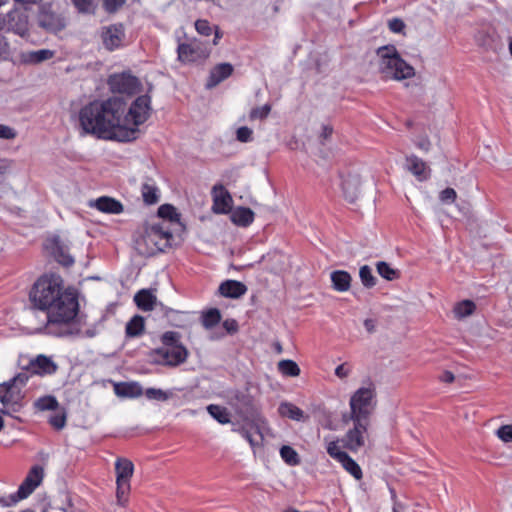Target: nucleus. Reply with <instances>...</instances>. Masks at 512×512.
<instances>
[{"mask_svg":"<svg viewBox=\"0 0 512 512\" xmlns=\"http://www.w3.org/2000/svg\"><path fill=\"white\" fill-rule=\"evenodd\" d=\"M33 303L28 311V324L35 332L45 330L55 336H74L80 333L74 319L79 311L77 293L63 288V279L56 274L44 275L30 292Z\"/></svg>","mask_w":512,"mask_h":512,"instance_id":"1","label":"nucleus"},{"mask_svg":"<svg viewBox=\"0 0 512 512\" xmlns=\"http://www.w3.org/2000/svg\"><path fill=\"white\" fill-rule=\"evenodd\" d=\"M150 98L138 97L129 107L118 97L94 101L84 106L79 114L85 133L105 140L132 141L140 136V126L149 118Z\"/></svg>","mask_w":512,"mask_h":512,"instance_id":"2","label":"nucleus"},{"mask_svg":"<svg viewBox=\"0 0 512 512\" xmlns=\"http://www.w3.org/2000/svg\"><path fill=\"white\" fill-rule=\"evenodd\" d=\"M173 230L165 222L150 221L143 225L135 239L140 255L151 257L172 246Z\"/></svg>","mask_w":512,"mask_h":512,"instance_id":"3","label":"nucleus"},{"mask_svg":"<svg viewBox=\"0 0 512 512\" xmlns=\"http://www.w3.org/2000/svg\"><path fill=\"white\" fill-rule=\"evenodd\" d=\"M350 412L342 416L344 424L350 421L369 422V417L376 406V392L374 387H361L356 390L349 401Z\"/></svg>","mask_w":512,"mask_h":512,"instance_id":"4","label":"nucleus"},{"mask_svg":"<svg viewBox=\"0 0 512 512\" xmlns=\"http://www.w3.org/2000/svg\"><path fill=\"white\" fill-rule=\"evenodd\" d=\"M220 37V33L216 32L212 39H193L188 43L179 44L178 59L184 63L206 59L210 54L211 47L218 43Z\"/></svg>","mask_w":512,"mask_h":512,"instance_id":"5","label":"nucleus"},{"mask_svg":"<svg viewBox=\"0 0 512 512\" xmlns=\"http://www.w3.org/2000/svg\"><path fill=\"white\" fill-rule=\"evenodd\" d=\"M414 75V68L399 56L395 46L386 45V77L390 76L394 80H403Z\"/></svg>","mask_w":512,"mask_h":512,"instance_id":"6","label":"nucleus"},{"mask_svg":"<svg viewBox=\"0 0 512 512\" xmlns=\"http://www.w3.org/2000/svg\"><path fill=\"white\" fill-rule=\"evenodd\" d=\"M116 497L119 505H124L130 491V479L133 476L134 465L127 458H118L115 462Z\"/></svg>","mask_w":512,"mask_h":512,"instance_id":"7","label":"nucleus"},{"mask_svg":"<svg viewBox=\"0 0 512 512\" xmlns=\"http://www.w3.org/2000/svg\"><path fill=\"white\" fill-rule=\"evenodd\" d=\"M43 477L44 469L39 465L33 466L19 486L17 492L9 496L10 502L6 505H12L27 498L41 484Z\"/></svg>","mask_w":512,"mask_h":512,"instance_id":"8","label":"nucleus"},{"mask_svg":"<svg viewBox=\"0 0 512 512\" xmlns=\"http://www.w3.org/2000/svg\"><path fill=\"white\" fill-rule=\"evenodd\" d=\"M340 178L344 199L351 204L355 203L362 191L360 174L356 170L349 168L340 173Z\"/></svg>","mask_w":512,"mask_h":512,"instance_id":"9","label":"nucleus"},{"mask_svg":"<svg viewBox=\"0 0 512 512\" xmlns=\"http://www.w3.org/2000/svg\"><path fill=\"white\" fill-rule=\"evenodd\" d=\"M23 397L19 387L11 384L10 381L0 384V402L5 407L1 410V413L12 415V413L18 412L22 406Z\"/></svg>","mask_w":512,"mask_h":512,"instance_id":"10","label":"nucleus"},{"mask_svg":"<svg viewBox=\"0 0 512 512\" xmlns=\"http://www.w3.org/2000/svg\"><path fill=\"white\" fill-rule=\"evenodd\" d=\"M158 356L157 362L166 366L176 367L184 363L188 357V351L184 346L162 347L155 350Z\"/></svg>","mask_w":512,"mask_h":512,"instance_id":"11","label":"nucleus"},{"mask_svg":"<svg viewBox=\"0 0 512 512\" xmlns=\"http://www.w3.org/2000/svg\"><path fill=\"white\" fill-rule=\"evenodd\" d=\"M353 428L349 429L345 436L341 439L343 447L350 451L356 452L364 446V434L367 431L369 422L352 421Z\"/></svg>","mask_w":512,"mask_h":512,"instance_id":"12","label":"nucleus"},{"mask_svg":"<svg viewBox=\"0 0 512 512\" xmlns=\"http://www.w3.org/2000/svg\"><path fill=\"white\" fill-rule=\"evenodd\" d=\"M109 84L114 92L134 94L139 88V81L136 77L122 73L110 77Z\"/></svg>","mask_w":512,"mask_h":512,"instance_id":"13","label":"nucleus"},{"mask_svg":"<svg viewBox=\"0 0 512 512\" xmlns=\"http://www.w3.org/2000/svg\"><path fill=\"white\" fill-rule=\"evenodd\" d=\"M39 25L49 32L56 33L65 27V19L51 11L49 7H42L38 15Z\"/></svg>","mask_w":512,"mask_h":512,"instance_id":"14","label":"nucleus"},{"mask_svg":"<svg viewBox=\"0 0 512 512\" xmlns=\"http://www.w3.org/2000/svg\"><path fill=\"white\" fill-rule=\"evenodd\" d=\"M232 197L221 185L213 187V211L226 214L231 210Z\"/></svg>","mask_w":512,"mask_h":512,"instance_id":"15","label":"nucleus"},{"mask_svg":"<svg viewBox=\"0 0 512 512\" xmlns=\"http://www.w3.org/2000/svg\"><path fill=\"white\" fill-rule=\"evenodd\" d=\"M104 46L108 50L119 47L124 38V30L121 25H112L102 29L101 33Z\"/></svg>","mask_w":512,"mask_h":512,"instance_id":"16","label":"nucleus"},{"mask_svg":"<svg viewBox=\"0 0 512 512\" xmlns=\"http://www.w3.org/2000/svg\"><path fill=\"white\" fill-rule=\"evenodd\" d=\"M46 248L51 250V253L60 264L64 266H70L73 264L74 259L68 253L67 248L63 245L59 237H54L49 240L46 244Z\"/></svg>","mask_w":512,"mask_h":512,"instance_id":"17","label":"nucleus"},{"mask_svg":"<svg viewBox=\"0 0 512 512\" xmlns=\"http://www.w3.org/2000/svg\"><path fill=\"white\" fill-rule=\"evenodd\" d=\"M57 368V364L50 357L38 355L30 361L28 369L34 374L43 375L53 374L56 372Z\"/></svg>","mask_w":512,"mask_h":512,"instance_id":"18","label":"nucleus"},{"mask_svg":"<svg viewBox=\"0 0 512 512\" xmlns=\"http://www.w3.org/2000/svg\"><path fill=\"white\" fill-rule=\"evenodd\" d=\"M157 214L161 220L158 219L156 222H165L168 227L177 226L179 230L183 229V225L180 222V214L174 206L163 204L158 208Z\"/></svg>","mask_w":512,"mask_h":512,"instance_id":"19","label":"nucleus"},{"mask_svg":"<svg viewBox=\"0 0 512 512\" xmlns=\"http://www.w3.org/2000/svg\"><path fill=\"white\" fill-rule=\"evenodd\" d=\"M219 294L227 298H239L247 291V287L236 280H226L218 288Z\"/></svg>","mask_w":512,"mask_h":512,"instance_id":"20","label":"nucleus"},{"mask_svg":"<svg viewBox=\"0 0 512 512\" xmlns=\"http://www.w3.org/2000/svg\"><path fill=\"white\" fill-rule=\"evenodd\" d=\"M233 72V67L229 63H222L215 66L210 73L209 80L207 82L208 87H214L220 82L228 78Z\"/></svg>","mask_w":512,"mask_h":512,"instance_id":"21","label":"nucleus"},{"mask_svg":"<svg viewBox=\"0 0 512 512\" xmlns=\"http://www.w3.org/2000/svg\"><path fill=\"white\" fill-rule=\"evenodd\" d=\"M230 219L237 226L247 227L254 220V212L247 207H237L231 212Z\"/></svg>","mask_w":512,"mask_h":512,"instance_id":"22","label":"nucleus"},{"mask_svg":"<svg viewBox=\"0 0 512 512\" xmlns=\"http://www.w3.org/2000/svg\"><path fill=\"white\" fill-rule=\"evenodd\" d=\"M114 390L117 396L126 398H137L143 394V389L137 382L116 384Z\"/></svg>","mask_w":512,"mask_h":512,"instance_id":"23","label":"nucleus"},{"mask_svg":"<svg viewBox=\"0 0 512 512\" xmlns=\"http://www.w3.org/2000/svg\"><path fill=\"white\" fill-rule=\"evenodd\" d=\"M95 207L105 213L119 214L123 211V205L116 199L102 196L95 201Z\"/></svg>","mask_w":512,"mask_h":512,"instance_id":"24","label":"nucleus"},{"mask_svg":"<svg viewBox=\"0 0 512 512\" xmlns=\"http://www.w3.org/2000/svg\"><path fill=\"white\" fill-rule=\"evenodd\" d=\"M81 12H89L92 8V0H73ZM126 0H103L104 7L108 12L118 10Z\"/></svg>","mask_w":512,"mask_h":512,"instance_id":"25","label":"nucleus"},{"mask_svg":"<svg viewBox=\"0 0 512 512\" xmlns=\"http://www.w3.org/2000/svg\"><path fill=\"white\" fill-rule=\"evenodd\" d=\"M145 331V319L141 315H134L126 324L125 335L127 338L141 336Z\"/></svg>","mask_w":512,"mask_h":512,"instance_id":"26","label":"nucleus"},{"mask_svg":"<svg viewBox=\"0 0 512 512\" xmlns=\"http://www.w3.org/2000/svg\"><path fill=\"white\" fill-rule=\"evenodd\" d=\"M265 424H266L265 420L262 417H257L254 426H255V432L258 434V439L255 438L254 435L245 428H242L240 430V433L249 442V444L252 447L259 446V445H261V443L263 441L262 430L264 429Z\"/></svg>","mask_w":512,"mask_h":512,"instance_id":"27","label":"nucleus"},{"mask_svg":"<svg viewBox=\"0 0 512 512\" xmlns=\"http://www.w3.org/2000/svg\"><path fill=\"white\" fill-rule=\"evenodd\" d=\"M278 412L281 416L295 421H305L308 418L304 415L303 410L289 402H282L279 405Z\"/></svg>","mask_w":512,"mask_h":512,"instance_id":"28","label":"nucleus"},{"mask_svg":"<svg viewBox=\"0 0 512 512\" xmlns=\"http://www.w3.org/2000/svg\"><path fill=\"white\" fill-rule=\"evenodd\" d=\"M134 301L139 309L151 311L156 304V297L149 290L142 289L135 294Z\"/></svg>","mask_w":512,"mask_h":512,"instance_id":"29","label":"nucleus"},{"mask_svg":"<svg viewBox=\"0 0 512 512\" xmlns=\"http://www.w3.org/2000/svg\"><path fill=\"white\" fill-rule=\"evenodd\" d=\"M333 288L339 292H345L350 289L351 276L348 272L337 270L331 273Z\"/></svg>","mask_w":512,"mask_h":512,"instance_id":"30","label":"nucleus"},{"mask_svg":"<svg viewBox=\"0 0 512 512\" xmlns=\"http://www.w3.org/2000/svg\"><path fill=\"white\" fill-rule=\"evenodd\" d=\"M54 56V51L49 49H41L37 51H30L23 54V59L26 63L38 64L51 59Z\"/></svg>","mask_w":512,"mask_h":512,"instance_id":"31","label":"nucleus"},{"mask_svg":"<svg viewBox=\"0 0 512 512\" xmlns=\"http://www.w3.org/2000/svg\"><path fill=\"white\" fill-rule=\"evenodd\" d=\"M406 169L419 181H424L430 176V169L426 162H407Z\"/></svg>","mask_w":512,"mask_h":512,"instance_id":"32","label":"nucleus"},{"mask_svg":"<svg viewBox=\"0 0 512 512\" xmlns=\"http://www.w3.org/2000/svg\"><path fill=\"white\" fill-rule=\"evenodd\" d=\"M476 309V305L471 300H463L456 304L454 307L455 317L458 319H463L468 317L474 313Z\"/></svg>","mask_w":512,"mask_h":512,"instance_id":"33","label":"nucleus"},{"mask_svg":"<svg viewBox=\"0 0 512 512\" xmlns=\"http://www.w3.org/2000/svg\"><path fill=\"white\" fill-rule=\"evenodd\" d=\"M339 463H341L343 468L355 479L359 480L362 478L360 466L347 453L342 457Z\"/></svg>","mask_w":512,"mask_h":512,"instance_id":"34","label":"nucleus"},{"mask_svg":"<svg viewBox=\"0 0 512 512\" xmlns=\"http://www.w3.org/2000/svg\"><path fill=\"white\" fill-rule=\"evenodd\" d=\"M142 197L147 205L156 204L159 201V190L156 186L143 184L141 189Z\"/></svg>","mask_w":512,"mask_h":512,"instance_id":"35","label":"nucleus"},{"mask_svg":"<svg viewBox=\"0 0 512 512\" xmlns=\"http://www.w3.org/2000/svg\"><path fill=\"white\" fill-rule=\"evenodd\" d=\"M278 370L285 376L297 377L300 375V368L293 360L285 359L278 363Z\"/></svg>","mask_w":512,"mask_h":512,"instance_id":"36","label":"nucleus"},{"mask_svg":"<svg viewBox=\"0 0 512 512\" xmlns=\"http://www.w3.org/2000/svg\"><path fill=\"white\" fill-rule=\"evenodd\" d=\"M221 320L220 311L216 308L209 309L202 316V324L205 328L211 329Z\"/></svg>","mask_w":512,"mask_h":512,"instance_id":"37","label":"nucleus"},{"mask_svg":"<svg viewBox=\"0 0 512 512\" xmlns=\"http://www.w3.org/2000/svg\"><path fill=\"white\" fill-rule=\"evenodd\" d=\"M282 459L291 466L300 464V457L295 449L290 446L284 445L280 449Z\"/></svg>","mask_w":512,"mask_h":512,"instance_id":"38","label":"nucleus"},{"mask_svg":"<svg viewBox=\"0 0 512 512\" xmlns=\"http://www.w3.org/2000/svg\"><path fill=\"white\" fill-rule=\"evenodd\" d=\"M415 145L422 151L427 152L430 149L431 143L428 140L426 130L424 128H418L413 136Z\"/></svg>","mask_w":512,"mask_h":512,"instance_id":"39","label":"nucleus"},{"mask_svg":"<svg viewBox=\"0 0 512 512\" xmlns=\"http://www.w3.org/2000/svg\"><path fill=\"white\" fill-rule=\"evenodd\" d=\"M387 26L392 33L406 37L407 25L401 18L394 17L389 19Z\"/></svg>","mask_w":512,"mask_h":512,"instance_id":"40","label":"nucleus"},{"mask_svg":"<svg viewBox=\"0 0 512 512\" xmlns=\"http://www.w3.org/2000/svg\"><path fill=\"white\" fill-rule=\"evenodd\" d=\"M207 410L209 414L219 423L225 424L229 422L228 413L225 408L211 404L207 407Z\"/></svg>","mask_w":512,"mask_h":512,"instance_id":"41","label":"nucleus"},{"mask_svg":"<svg viewBox=\"0 0 512 512\" xmlns=\"http://www.w3.org/2000/svg\"><path fill=\"white\" fill-rule=\"evenodd\" d=\"M145 396L149 400H157V401H167L172 397V392L164 391L162 389L157 388H148L144 392Z\"/></svg>","mask_w":512,"mask_h":512,"instance_id":"42","label":"nucleus"},{"mask_svg":"<svg viewBox=\"0 0 512 512\" xmlns=\"http://www.w3.org/2000/svg\"><path fill=\"white\" fill-rule=\"evenodd\" d=\"M197 32L204 37H209L216 32L219 33L216 26L211 25L207 20H197L195 22Z\"/></svg>","mask_w":512,"mask_h":512,"instance_id":"43","label":"nucleus"},{"mask_svg":"<svg viewBox=\"0 0 512 512\" xmlns=\"http://www.w3.org/2000/svg\"><path fill=\"white\" fill-rule=\"evenodd\" d=\"M35 405L41 411L56 410L58 408V401L54 396H45L39 398Z\"/></svg>","mask_w":512,"mask_h":512,"instance_id":"44","label":"nucleus"},{"mask_svg":"<svg viewBox=\"0 0 512 512\" xmlns=\"http://www.w3.org/2000/svg\"><path fill=\"white\" fill-rule=\"evenodd\" d=\"M477 42L486 51H496L498 48L495 39H493L489 34L483 32L478 34Z\"/></svg>","mask_w":512,"mask_h":512,"instance_id":"45","label":"nucleus"},{"mask_svg":"<svg viewBox=\"0 0 512 512\" xmlns=\"http://www.w3.org/2000/svg\"><path fill=\"white\" fill-rule=\"evenodd\" d=\"M359 276L362 284L367 288H371L376 284V278L372 275V270L367 265L360 268Z\"/></svg>","mask_w":512,"mask_h":512,"instance_id":"46","label":"nucleus"},{"mask_svg":"<svg viewBox=\"0 0 512 512\" xmlns=\"http://www.w3.org/2000/svg\"><path fill=\"white\" fill-rule=\"evenodd\" d=\"M180 337L181 336L178 332L167 331L162 335L161 341H162L164 347L183 346L180 343Z\"/></svg>","mask_w":512,"mask_h":512,"instance_id":"47","label":"nucleus"},{"mask_svg":"<svg viewBox=\"0 0 512 512\" xmlns=\"http://www.w3.org/2000/svg\"><path fill=\"white\" fill-rule=\"evenodd\" d=\"M389 494L391 500V512H406V506L401 502L394 488L389 487Z\"/></svg>","mask_w":512,"mask_h":512,"instance_id":"48","label":"nucleus"},{"mask_svg":"<svg viewBox=\"0 0 512 512\" xmlns=\"http://www.w3.org/2000/svg\"><path fill=\"white\" fill-rule=\"evenodd\" d=\"M339 441H330L327 444V453L333 459L338 462L342 459V457L346 454V452L340 450V446L338 445Z\"/></svg>","mask_w":512,"mask_h":512,"instance_id":"49","label":"nucleus"},{"mask_svg":"<svg viewBox=\"0 0 512 512\" xmlns=\"http://www.w3.org/2000/svg\"><path fill=\"white\" fill-rule=\"evenodd\" d=\"M271 106L269 104H265L261 107L253 108L250 112L249 118L250 120L256 119H264L270 113Z\"/></svg>","mask_w":512,"mask_h":512,"instance_id":"50","label":"nucleus"},{"mask_svg":"<svg viewBox=\"0 0 512 512\" xmlns=\"http://www.w3.org/2000/svg\"><path fill=\"white\" fill-rule=\"evenodd\" d=\"M49 423L57 430L64 428L66 425L65 412H57L49 418Z\"/></svg>","mask_w":512,"mask_h":512,"instance_id":"51","label":"nucleus"},{"mask_svg":"<svg viewBox=\"0 0 512 512\" xmlns=\"http://www.w3.org/2000/svg\"><path fill=\"white\" fill-rule=\"evenodd\" d=\"M457 198V193L453 188H446L439 194V200L442 204H451Z\"/></svg>","mask_w":512,"mask_h":512,"instance_id":"52","label":"nucleus"},{"mask_svg":"<svg viewBox=\"0 0 512 512\" xmlns=\"http://www.w3.org/2000/svg\"><path fill=\"white\" fill-rule=\"evenodd\" d=\"M496 434L503 442H512V425L501 426Z\"/></svg>","mask_w":512,"mask_h":512,"instance_id":"53","label":"nucleus"},{"mask_svg":"<svg viewBox=\"0 0 512 512\" xmlns=\"http://www.w3.org/2000/svg\"><path fill=\"white\" fill-rule=\"evenodd\" d=\"M352 372L351 365L348 362H344L335 368V375L339 379H346Z\"/></svg>","mask_w":512,"mask_h":512,"instance_id":"54","label":"nucleus"},{"mask_svg":"<svg viewBox=\"0 0 512 512\" xmlns=\"http://www.w3.org/2000/svg\"><path fill=\"white\" fill-rule=\"evenodd\" d=\"M253 131L249 127L243 126L237 129L236 137L240 142H249L252 140Z\"/></svg>","mask_w":512,"mask_h":512,"instance_id":"55","label":"nucleus"},{"mask_svg":"<svg viewBox=\"0 0 512 512\" xmlns=\"http://www.w3.org/2000/svg\"><path fill=\"white\" fill-rule=\"evenodd\" d=\"M29 379L28 372H21L18 373L15 377L10 379L9 381L11 384L15 385L16 387H19V390L22 391V388L26 385L27 381Z\"/></svg>","mask_w":512,"mask_h":512,"instance_id":"56","label":"nucleus"},{"mask_svg":"<svg viewBox=\"0 0 512 512\" xmlns=\"http://www.w3.org/2000/svg\"><path fill=\"white\" fill-rule=\"evenodd\" d=\"M16 136L14 129L9 126L0 124V138L13 139Z\"/></svg>","mask_w":512,"mask_h":512,"instance_id":"57","label":"nucleus"},{"mask_svg":"<svg viewBox=\"0 0 512 512\" xmlns=\"http://www.w3.org/2000/svg\"><path fill=\"white\" fill-rule=\"evenodd\" d=\"M401 276V271L399 269L391 268L386 264V281H393L399 279Z\"/></svg>","mask_w":512,"mask_h":512,"instance_id":"58","label":"nucleus"},{"mask_svg":"<svg viewBox=\"0 0 512 512\" xmlns=\"http://www.w3.org/2000/svg\"><path fill=\"white\" fill-rule=\"evenodd\" d=\"M9 54V44L0 34V57L5 58Z\"/></svg>","mask_w":512,"mask_h":512,"instance_id":"59","label":"nucleus"},{"mask_svg":"<svg viewBox=\"0 0 512 512\" xmlns=\"http://www.w3.org/2000/svg\"><path fill=\"white\" fill-rule=\"evenodd\" d=\"M223 326L229 333L236 332L238 327L237 322L235 320H225L223 322Z\"/></svg>","mask_w":512,"mask_h":512,"instance_id":"60","label":"nucleus"},{"mask_svg":"<svg viewBox=\"0 0 512 512\" xmlns=\"http://www.w3.org/2000/svg\"><path fill=\"white\" fill-rule=\"evenodd\" d=\"M441 381L445 382V383H452L455 379V376L452 372L450 371H445L442 376H441Z\"/></svg>","mask_w":512,"mask_h":512,"instance_id":"61","label":"nucleus"},{"mask_svg":"<svg viewBox=\"0 0 512 512\" xmlns=\"http://www.w3.org/2000/svg\"><path fill=\"white\" fill-rule=\"evenodd\" d=\"M333 133V128L331 126L325 125L322 128L321 137L323 139H328Z\"/></svg>","mask_w":512,"mask_h":512,"instance_id":"62","label":"nucleus"},{"mask_svg":"<svg viewBox=\"0 0 512 512\" xmlns=\"http://www.w3.org/2000/svg\"><path fill=\"white\" fill-rule=\"evenodd\" d=\"M364 326H365L367 332L372 333V332L375 331L376 324H375V321L373 319H366L364 321Z\"/></svg>","mask_w":512,"mask_h":512,"instance_id":"63","label":"nucleus"},{"mask_svg":"<svg viewBox=\"0 0 512 512\" xmlns=\"http://www.w3.org/2000/svg\"><path fill=\"white\" fill-rule=\"evenodd\" d=\"M376 267L379 275L384 278V261H379Z\"/></svg>","mask_w":512,"mask_h":512,"instance_id":"64","label":"nucleus"}]
</instances>
